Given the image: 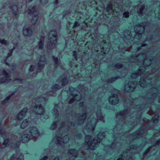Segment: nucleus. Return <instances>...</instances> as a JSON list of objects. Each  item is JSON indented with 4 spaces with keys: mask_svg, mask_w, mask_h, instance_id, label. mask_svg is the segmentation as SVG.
Returning <instances> with one entry per match:
<instances>
[{
    "mask_svg": "<svg viewBox=\"0 0 160 160\" xmlns=\"http://www.w3.org/2000/svg\"><path fill=\"white\" fill-rule=\"evenodd\" d=\"M105 136V133L102 132L99 133L97 137L94 138H92V137L90 136H86L85 138V142L89 148L93 150L96 148L98 143L100 142L104 138Z\"/></svg>",
    "mask_w": 160,
    "mask_h": 160,
    "instance_id": "nucleus-1",
    "label": "nucleus"
},
{
    "mask_svg": "<svg viewBox=\"0 0 160 160\" xmlns=\"http://www.w3.org/2000/svg\"><path fill=\"white\" fill-rule=\"evenodd\" d=\"M45 100V98L43 97L39 98L35 100H34L33 102H35V104L32 105L31 108V110L36 114H43L44 113L45 110L41 106V103H39L43 101L44 102Z\"/></svg>",
    "mask_w": 160,
    "mask_h": 160,
    "instance_id": "nucleus-2",
    "label": "nucleus"
},
{
    "mask_svg": "<svg viewBox=\"0 0 160 160\" xmlns=\"http://www.w3.org/2000/svg\"><path fill=\"white\" fill-rule=\"evenodd\" d=\"M147 54L146 53L141 54L138 55L137 56H135V62L138 63V65L141 64H142L144 66H149L151 64L152 61L151 58L148 59L147 57Z\"/></svg>",
    "mask_w": 160,
    "mask_h": 160,
    "instance_id": "nucleus-3",
    "label": "nucleus"
},
{
    "mask_svg": "<svg viewBox=\"0 0 160 160\" xmlns=\"http://www.w3.org/2000/svg\"><path fill=\"white\" fill-rule=\"evenodd\" d=\"M57 33L55 31L50 32L48 35L49 41L47 44V48L49 49L56 48L57 42Z\"/></svg>",
    "mask_w": 160,
    "mask_h": 160,
    "instance_id": "nucleus-4",
    "label": "nucleus"
},
{
    "mask_svg": "<svg viewBox=\"0 0 160 160\" xmlns=\"http://www.w3.org/2000/svg\"><path fill=\"white\" fill-rule=\"evenodd\" d=\"M28 13L29 14H32L33 16L31 22L32 24H34L38 19V12L35 11V7H33L31 8H29L28 10Z\"/></svg>",
    "mask_w": 160,
    "mask_h": 160,
    "instance_id": "nucleus-5",
    "label": "nucleus"
},
{
    "mask_svg": "<svg viewBox=\"0 0 160 160\" xmlns=\"http://www.w3.org/2000/svg\"><path fill=\"white\" fill-rule=\"evenodd\" d=\"M28 130L31 138H37L40 135L38 130L35 127H31L29 128Z\"/></svg>",
    "mask_w": 160,
    "mask_h": 160,
    "instance_id": "nucleus-6",
    "label": "nucleus"
},
{
    "mask_svg": "<svg viewBox=\"0 0 160 160\" xmlns=\"http://www.w3.org/2000/svg\"><path fill=\"white\" fill-rule=\"evenodd\" d=\"M2 74L4 76V78L0 79V83L4 82L8 83L11 80L9 78L10 77V74L3 69L0 70V75Z\"/></svg>",
    "mask_w": 160,
    "mask_h": 160,
    "instance_id": "nucleus-7",
    "label": "nucleus"
},
{
    "mask_svg": "<svg viewBox=\"0 0 160 160\" xmlns=\"http://www.w3.org/2000/svg\"><path fill=\"white\" fill-rule=\"evenodd\" d=\"M136 84L132 82H130L126 84L125 86V90L127 92H131L133 91L135 87Z\"/></svg>",
    "mask_w": 160,
    "mask_h": 160,
    "instance_id": "nucleus-8",
    "label": "nucleus"
},
{
    "mask_svg": "<svg viewBox=\"0 0 160 160\" xmlns=\"http://www.w3.org/2000/svg\"><path fill=\"white\" fill-rule=\"evenodd\" d=\"M69 140V138L67 135H65L62 138L61 137H58L56 138V143H58L60 145H62L63 143L67 142Z\"/></svg>",
    "mask_w": 160,
    "mask_h": 160,
    "instance_id": "nucleus-9",
    "label": "nucleus"
},
{
    "mask_svg": "<svg viewBox=\"0 0 160 160\" xmlns=\"http://www.w3.org/2000/svg\"><path fill=\"white\" fill-rule=\"evenodd\" d=\"M109 101L110 104L115 105L118 103L119 99L116 94H112L109 98Z\"/></svg>",
    "mask_w": 160,
    "mask_h": 160,
    "instance_id": "nucleus-10",
    "label": "nucleus"
},
{
    "mask_svg": "<svg viewBox=\"0 0 160 160\" xmlns=\"http://www.w3.org/2000/svg\"><path fill=\"white\" fill-rule=\"evenodd\" d=\"M69 158L68 160H74L78 155V152L75 149L70 150L68 151Z\"/></svg>",
    "mask_w": 160,
    "mask_h": 160,
    "instance_id": "nucleus-11",
    "label": "nucleus"
},
{
    "mask_svg": "<svg viewBox=\"0 0 160 160\" xmlns=\"http://www.w3.org/2000/svg\"><path fill=\"white\" fill-rule=\"evenodd\" d=\"M134 31L136 33L139 34L142 33L144 30V27L140 24L137 25L135 26Z\"/></svg>",
    "mask_w": 160,
    "mask_h": 160,
    "instance_id": "nucleus-12",
    "label": "nucleus"
},
{
    "mask_svg": "<svg viewBox=\"0 0 160 160\" xmlns=\"http://www.w3.org/2000/svg\"><path fill=\"white\" fill-rule=\"evenodd\" d=\"M147 130L146 129L141 130L134 133L133 135V138L134 139L142 137L141 135L142 134H145Z\"/></svg>",
    "mask_w": 160,
    "mask_h": 160,
    "instance_id": "nucleus-13",
    "label": "nucleus"
},
{
    "mask_svg": "<svg viewBox=\"0 0 160 160\" xmlns=\"http://www.w3.org/2000/svg\"><path fill=\"white\" fill-rule=\"evenodd\" d=\"M28 109L26 108H23L18 114L17 116V119L22 120L24 117L27 112Z\"/></svg>",
    "mask_w": 160,
    "mask_h": 160,
    "instance_id": "nucleus-14",
    "label": "nucleus"
},
{
    "mask_svg": "<svg viewBox=\"0 0 160 160\" xmlns=\"http://www.w3.org/2000/svg\"><path fill=\"white\" fill-rule=\"evenodd\" d=\"M46 62V59L44 56L41 57L40 60L38 63V68L39 69L42 68L45 64Z\"/></svg>",
    "mask_w": 160,
    "mask_h": 160,
    "instance_id": "nucleus-15",
    "label": "nucleus"
},
{
    "mask_svg": "<svg viewBox=\"0 0 160 160\" xmlns=\"http://www.w3.org/2000/svg\"><path fill=\"white\" fill-rule=\"evenodd\" d=\"M128 152H124L123 153L121 157L119 158L117 160H132V157L128 156Z\"/></svg>",
    "mask_w": 160,
    "mask_h": 160,
    "instance_id": "nucleus-16",
    "label": "nucleus"
},
{
    "mask_svg": "<svg viewBox=\"0 0 160 160\" xmlns=\"http://www.w3.org/2000/svg\"><path fill=\"white\" fill-rule=\"evenodd\" d=\"M30 138L29 134H24L22 136L21 140L23 143L27 142L29 141Z\"/></svg>",
    "mask_w": 160,
    "mask_h": 160,
    "instance_id": "nucleus-17",
    "label": "nucleus"
},
{
    "mask_svg": "<svg viewBox=\"0 0 160 160\" xmlns=\"http://www.w3.org/2000/svg\"><path fill=\"white\" fill-rule=\"evenodd\" d=\"M86 113L83 114L82 116H79L77 120L76 124H80L83 123L86 117Z\"/></svg>",
    "mask_w": 160,
    "mask_h": 160,
    "instance_id": "nucleus-18",
    "label": "nucleus"
},
{
    "mask_svg": "<svg viewBox=\"0 0 160 160\" xmlns=\"http://www.w3.org/2000/svg\"><path fill=\"white\" fill-rule=\"evenodd\" d=\"M23 33L25 36H31L32 34V31L29 28H27L23 29Z\"/></svg>",
    "mask_w": 160,
    "mask_h": 160,
    "instance_id": "nucleus-19",
    "label": "nucleus"
},
{
    "mask_svg": "<svg viewBox=\"0 0 160 160\" xmlns=\"http://www.w3.org/2000/svg\"><path fill=\"white\" fill-rule=\"evenodd\" d=\"M28 119H26L23 121L21 125V128L24 129L28 126L29 121Z\"/></svg>",
    "mask_w": 160,
    "mask_h": 160,
    "instance_id": "nucleus-20",
    "label": "nucleus"
},
{
    "mask_svg": "<svg viewBox=\"0 0 160 160\" xmlns=\"http://www.w3.org/2000/svg\"><path fill=\"white\" fill-rule=\"evenodd\" d=\"M146 78L145 79L143 78H141V80L139 82L140 85L142 87H145L146 86L147 84H146Z\"/></svg>",
    "mask_w": 160,
    "mask_h": 160,
    "instance_id": "nucleus-21",
    "label": "nucleus"
},
{
    "mask_svg": "<svg viewBox=\"0 0 160 160\" xmlns=\"http://www.w3.org/2000/svg\"><path fill=\"white\" fill-rule=\"evenodd\" d=\"M44 39V37H41L40 40L38 44V48L39 49H42L43 48Z\"/></svg>",
    "mask_w": 160,
    "mask_h": 160,
    "instance_id": "nucleus-22",
    "label": "nucleus"
},
{
    "mask_svg": "<svg viewBox=\"0 0 160 160\" xmlns=\"http://www.w3.org/2000/svg\"><path fill=\"white\" fill-rule=\"evenodd\" d=\"M20 156L18 154H15L12 155L10 160H21L20 158Z\"/></svg>",
    "mask_w": 160,
    "mask_h": 160,
    "instance_id": "nucleus-23",
    "label": "nucleus"
},
{
    "mask_svg": "<svg viewBox=\"0 0 160 160\" xmlns=\"http://www.w3.org/2000/svg\"><path fill=\"white\" fill-rule=\"evenodd\" d=\"M8 134L7 133L4 131L2 128L0 127V136L1 135L4 139Z\"/></svg>",
    "mask_w": 160,
    "mask_h": 160,
    "instance_id": "nucleus-24",
    "label": "nucleus"
},
{
    "mask_svg": "<svg viewBox=\"0 0 160 160\" xmlns=\"http://www.w3.org/2000/svg\"><path fill=\"white\" fill-rule=\"evenodd\" d=\"M140 68L139 69V71L137 73H134L132 74L131 76V77L132 78H136L138 75H140L142 73V72L141 71V69Z\"/></svg>",
    "mask_w": 160,
    "mask_h": 160,
    "instance_id": "nucleus-25",
    "label": "nucleus"
},
{
    "mask_svg": "<svg viewBox=\"0 0 160 160\" xmlns=\"http://www.w3.org/2000/svg\"><path fill=\"white\" fill-rule=\"evenodd\" d=\"M145 8V6L144 5H142L139 9L138 12V14L139 16H142V15L143 12V10Z\"/></svg>",
    "mask_w": 160,
    "mask_h": 160,
    "instance_id": "nucleus-26",
    "label": "nucleus"
},
{
    "mask_svg": "<svg viewBox=\"0 0 160 160\" xmlns=\"http://www.w3.org/2000/svg\"><path fill=\"white\" fill-rule=\"evenodd\" d=\"M12 12L13 14L15 15H17L18 12V8L16 5H14L12 7Z\"/></svg>",
    "mask_w": 160,
    "mask_h": 160,
    "instance_id": "nucleus-27",
    "label": "nucleus"
},
{
    "mask_svg": "<svg viewBox=\"0 0 160 160\" xmlns=\"http://www.w3.org/2000/svg\"><path fill=\"white\" fill-rule=\"evenodd\" d=\"M128 111V110L127 109L126 110H125L124 111H122L119 114H117L116 115V116L117 117H118L119 116H121L123 117L124 115H125L127 113Z\"/></svg>",
    "mask_w": 160,
    "mask_h": 160,
    "instance_id": "nucleus-28",
    "label": "nucleus"
},
{
    "mask_svg": "<svg viewBox=\"0 0 160 160\" xmlns=\"http://www.w3.org/2000/svg\"><path fill=\"white\" fill-rule=\"evenodd\" d=\"M8 142V139L4 140L3 143L1 145H0V148H5Z\"/></svg>",
    "mask_w": 160,
    "mask_h": 160,
    "instance_id": "nucleus-29",
    "label": "nucleus"
},
{
    "mask_svg": "<svg viewBox=\"0 0 160 160\" xmlns=\"http://www.w3.org/2000/svg\"><path fill=\"white\" fill-rule=\"evenodd\" d=\"M74 97L75 100L78 101H80L82 98L80 94L76 95Z\"/></svg>",
    "mask_w": 160,
    "mask_h": 160,
    "instance_id": "nucleus-30",
    "label": "nucleus"
},
{
    "mask_svg": "<svg viewBox=\"0 0 160 160\" xmlns=\"http://www.w3.org/2000/svg\"><path fill=\"white\" fill-rule=\"evenodd\" d=\"M97 118L99 120H102L104 118L103 116L102 115L101 112L97 113Z\"/></svg>",
    "mask_w": 160,
    "mask_h": 160,
    "instance_id": "nucleus-31",
    "label": "nucleus"
},
{
    "mask_svg": "<svg viewBox=\"0 0 160 160\" xmlns=\"http://www.w3.org/2000/svg\"><path fill=\"white\" fill-rule=\"evenodd\" d=\"M53 58L55 67H57L59 65V62L58 61V59L57 58L54 57H53Z\"/></svg>",
    "mask_w": 160,
    "mask_h": 160,
    "instance_id": "nucleus-32",
    "label": "nucleus"
},
{
    "mask_svg": "<svg viewBox=\"0 0 160 160\" xmlns=\"http://www.w3.org/2000/svg\"><path fill=\"white\" fill-rule=\"evenodd\" d=\"M61 82L62 86H64L68 84V80L66 78H64L62 80Z\"/></svg>",
    "mask_w": 160,
    "mask_h": 160,
    "instance_id": "nucleus-33",
    "label": "nucleus"
},
{
    "mask_svg": "<svg viewBox=\"0 0 160 160\" xmlns=\"http://www.w3.org/2000/svg\"><path fill=\"white\" fill-rule=\"evenodd\" d=\"M151 91L154 92L152 94L153 97L154 98V97H155L157 95L156 93L158 92V91L157 89L155 88H152Z\"/></svg>",
    "mask_w": 160,
    "mask_h": 160,
    "instance_id": "nucleus-34",
    "label": "nucleus"
},
{
    "mask_svg": "<svg viewBox=\"0 0 160 160\" xmlns=\"http://www.w3.org/2000/svg\"><path fill=\"white\" fill-rule=\"evenodd\" d=\"M158 116L156 115L152 118V121L154 123L157 122H158Z\"/></svg>",
    "mask_w": 160,
    "mask_h": 160,
    "instance_id": "nucleus-35",
    "label": "nucleus"
},
{
    "mask_svg": "<svg viewBox=\"0 0 160 160\" xmlns=\"http://www.w3.org/2000/svg\"><path fill=\"white\" fill-rule=\"evenodd\" d=\"M112 10V5L111 4H108L107 7V11L109 12L111 10Z\"/></svg>",
    "mask_w": 160,
    "mask_h": 160,
    "instance_id": "nucleus-36",
    "label": "nucleus"
},
{
    "mask_svg": "<svg viewBox=\"0 0 160 160\" xmlns=\"http://www.w3.org/2000/svg\"><path fill=\"white\" fill-rule=\"evenodd\" d=\"M79 106L80 107H82V109L83 111H85L86 108V106L84 105V104L83 102H81L79 104Z\"/></svg>",
    "mask_w": 160,
    "mask_h": 160,
    "instance_id": "nucleus-37",
    "label": "nucleus"
},
{
    "mask_svg": "<svg viewBox=\"0 0 160 160\" xmlns=\"http://www.w3.org/2000/svg\"><path fill=\"white\" fill-rule=\"evenodd\" d=\"M58 123V122H54L53 123L52 125L50 127L51 129L54 130L56 128L57 126V124Z\"/></svg>",
    "mask_w": 160,
    "mask_h": 160,
    "instance_id": "nucleus-38",
    "label": "nucleus"
},
{
    "mask_svg": "<svg viewBox=\"0 0 160 160\" xmlns=\"http://www.w3.org/2000/svg\"><path fill=\"white\" fill-rule=\"evenodd\" d=\"M117 78L116 77L111 78L109 79H108L107 81V82L108 83H111L115 81L117 79Z\"/></svg>",
    "mask_w": 160,
    "mask_h": 160,
    "instance_id": "nucleus-39",
    "label": "nucleus"
},
{
    "mask_svg": "<svg viewBox=\"0 0 160 160\" xmlns=\"http://www.w3.org/2000/svg\"><path fill=\"white\" fill-rule=\"evenodd\" d=\"M60 88V87L59 85L55 84L53 85L52 88V89L54 90H56Z\"/></svg>",
    "mask_w": 160,
    "mask_h": 160,
    "instance_id": "nucleus-40",
    "label": "nucleus"
},
{
    "mask_svg": "<svg viewBox=\"0 0 160 160\" xmlns=\"http://www.w3.org/2000/svg\"><path fill=\"white\" fill-rule=\"evenodd\" d=\"M0 43L4 45H6L7 44V42L5 40L1 38H0Z\"/></svg>",
    "mask_w": 160,
    "mask_h": 160,
    "instance_id": "nucleus-41",
    "label": "nucleus"
},
{
    "mask_svg": "<svg viewBox=\"0 0 160 160\" xmlns=\"http://www.w3.org/2000/svg\"><path fill=\"white\" fill-rule=\"evenodd\" d=\"M67 128H72V127H73L74 126L75 124L74 123H72V122H68V123H67Z\"/></svg>",
    "mask_w": 160,
    "mask_h": 160,
    "instance_id": "nucleus-42",
    "label": "nucleus"
},
{
    "mask_svg": "<svg viewBox=\"0 0 160 160\" xmlns=\"http://www.w3.org/2000/svg\"><path fill=\"white\" fill-rule=\"evenodd\" d=\"M15 48L14 47L12 49H11L9 50V52L8 53V55L7 56V58L10 57L12 54V52L13 50L15 49Z\"/></svg>",
    "mask_w": 160,
    "mask_h": 160,
    "instance_id": "nucleus-43",
    "label": "nucleus"
},
{
    "mask_svg": "<svg viewBox=\"0 0 160 160\" xmlns=\"http://www.w3.org/2000/svg\"><path fill=\"white\" fill-rule=\"evenodd\" d=\"M59 159L58 157H56L54 160H50L49 159V160H58ZM40 160H48V158L47 156H45L43 158L41 159Z\"/></svg>",
    "mask_w": 160,
    "mask_h": 160,
    "instance_id": "nucleus-44",
    "label": "nucleus"
},
{
    "mask_svg": "<svg viewBox=\"0 0 160 160\" xmlns=\"http://www.w3.org/2000/svg\"><path fill=\"white\" fill-rule=\"evenodd\" d=\"M123 16L125 18H128L129 16V13L128 12H125L123 13Z\"/></svg>",
    "mask_w": 160,
    "mask_h": 160,
    "instance_id": "nucleus-45",
    "label": "nucleus"
},
{
    "mask_svg": "<svg viewBox=\"0 0 160 160\" xmlns=\"http://www.w3.org/2000/svg\"><path fill=\"white\" fill-rule=\"evenodd\" d=\"M72 56L75 60H77V52L75 51H74L73 52Z\"/></svg>",
    "mask_w": 160,
    "mask_h": 160,
    "instance_id": "nucleus-46",
    "label": "nucleus"
},
{
    "mask_svg": "<svg viewBox=\"0 0 160 160\" xmlns=\"http://www.w3.org/2000/svg\"><path fill=\"white\" fill-rule=\"evenodd\" d=\"M122 64L118 63L115 65V68H122Z\"/></svg>",
    "mask_w": 160,
    "mask_h": 160,
    "instance_id": "nucleus-47",
    "label": "nucleus"
},
{
    "mask_svg": "<svg viewBox=\"0 0 160 160\" xmlns=\"http://www.w3.org/2000/svg\"><path fill=\"white\" fill-rule=\"evenodd\" d=\"M80 25V24L78 22H75L74 25L73 26V28H76L78 27Z\"/></svg>",
    "mask_w": 160,
    "mask_h": 160,
    "instance_id": "nucleus-48",
    "label": "nucleus"
},
{
    "mask_svg": "<svg viewBox=\"0 0 160 160\" xmlns=\"http://www.w3.org/2000/svg\"><path fill=\"white\" fill-rule=\"evenodd\" d=\"M11 96H9L7 97V98H6V99L4 100L2 102L3 103H5V102H6V101L8 100Z\"/></svg>",
    "mask_w": 160,
    "mask_h": 160,
    "instance_id": "nucleus-49",
    "label": "nucleus"
},
{
    "mask_svg": "<svg viewBox=\"0 0 160 160\" xmlns=\"http://www.w3.org/2000/svg\"><path fill=\"white\" fill-rule=\"evenodd\" d=\"M75 101V99H74V97H73V98H72L70 100V101H69V103L70 104L74 102V101Z\"/></svg>",
    "mask_w": 160,
    "mask_h": 160,
    "instance_id": "nucleus-50",
    "label": "nucleus"
},
{
    "mask_svg": "<svg viewBox=\"0 0 160 160\" xmlns=\"http://www.w3.org/2000/svg\"><path fill=\"white\" fill-rule=\"evenodd\" d=\"M41 2L42 3H46L48 2V0H40Z\"/></svg>",
    "mask_w": 160,
    "mask_h": 160,
    "instance_id": "nucleus-51",
    "label": "nucleus"
},
{
    "mask_svg": "<svg viewBox=\"0 0 160 160\" xmlns=\"http://www.w3.org/2000/svg\"><path fill=\"white\" fill-rule=\"evenodd\" d=\"M150 148H149L145 152L144 154V155L145 156L146 154H147L150 151Z\"/></svg>",
    "mask_w": 160,
    "mask_h": 160,
    "instance_id": "nucleus-52",
    "label": "nucleus"
},
{
    "mask_svg": "<svg viewBox=\"0 0 160 160\" xmlns=\"http://www.w3.org/2000/svg\"><path fill=\"white\" fill-rule=\"evenodd\" d=\"M34 68V67L33 65H32L31 66L30 68L29 69V71H32L33 70V69Z\"/></svg>",
    "mask_w": 160,
    "mask_h": 160,
    "instance_id": "nucleus-53",
    "label": "nucleus"
},
{
    "mask_svg": "<svg viewBox=\"0 0 160 160\" xmlns=\"http://www.w3.org/2000/svg\"><path fill=\"white\" fill-rule=\"evenodd\" d=\"M19 145V142H18L16 144H15L14 145V147H18V146Z\"/></svg>",
    "mask_w": 160,
    "mask_h": 160,
    "instance_id": "nucleus-54",
    "label": "nucleus"
},
{
    "mask_svg": "<svg viewBox=\"0 0 160 160\" xmlns=\"http://www.w3.org/2000/svg\"><path fill=\"white\" fill-rule=\"evenodd\" d=\"M65 125V124L64 122H62L60 125V128L63 127V126Z\"/></svg>",
    "mask_w": 160,
    "mask_h": 160,
    "instance_id": "nucleus-55",
    "label": "nucleus"
},
{
    "mask_svg": "<svg viewBox=\"0 0 160 160\" xmlns=\"http://www.w3.org/2000/svg\"><path fill=\"white\" fill-rule=\"evenodd\" d=\"M89 130H91V131H93V128L92 127H91V128H89Z\"/></svg>",
    "mask_w": 160,
    "mask_h": 160,
    "instance_id": "nucleus-56",
    "label": "nucleus"
},
{
    "mask_svg": "<svg viewBox=\"0 0 160 160\" xmlns=\"http://www.w3.org/2000/svg\"><path fill=\"white\" fill-rule=\"evenodd\" d=\"M140 48H138V50H138V51L140 50Z\"/></svg>",
    "mask_w": 160,
    "mask_h": 160,
    "instance_id": "nucleus-57",
    "label": "nucleus"
},
{
    "mask_svg": "<svg viewBox=\"0 0 160 160\" xmlns=\"http://www.w3.org/2000/svg\"><path fill=\"white\" fill-rule=\"evenodd\" d=\"M78 135L80 138L81 137V135L80 134H79Z\"/></svg>",
    "mask_w": 160,
    "mask_h": 160,
    "instance_id": "nucleus-58",
    "label": "nucleus"
},
{
    "mask_svg": "<svg viewBox=\"0 0 160 160\" xmlns=\"http://www.w3.org/2000/svg\"><path fill=\"white\" fill-rule=\"evenodd\" d=\"M158 18L159 19H160V15H158Z\"/></svg>",
    "mask_w": 160,
    "mask_h": 160,
    "instance_id": "nucleus-59",
    "label": "nucleus"
},
{
    "mask_svg": "<svg viewBox=\"0 0 160 160\" xmlns=\"http://www.w3.org/2000/svg\"><path fill=\"white\" fill-rule=\"evenodd\" d=\"M136 146H135L134 147V149H136V148H136Z\"/></svg>",
    "mask_w": 160,
    "mask_h": 160,
    "instance_id": "nucleus-60",
    "label": "nucleus"
},
{
    "mask_svg": "<svg viewBox=\"0 0 160 160\" xmlns=\"http://www.w3.org/2000/svg\"><path fill=\"white\" fill-rule=\"evenodd\" d=\"M144 46V44H142V47H143V46Z\"/></svg>",
    "mask_w": 160,
    "mask_h": 160,
    "instance_id": "nucleus-61",
    "label": "nucleus"
},
{
    "mask_svg": "<svg viewBox=\"0 0 160 160\" xmlns=\"http://www.w3.org/2000/svg\"><path fill=\"white\" fill-rule=\"evenodd\" d=\"M132 148H133L132 147H131V149H130V150H131Z\"/></svg>",
    "mask_w": 160,
    "mask_h": 160,
    "instance_id": "nucleus-62",
    "label": "nucleus"
}]
</instances>
